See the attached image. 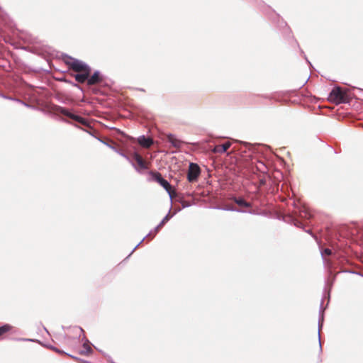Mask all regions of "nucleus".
<instances>
[{
	"label": "nucleus",
	"mask_w": 363,
	"mask_h": 363,
	"mask_svg": "<svg viewBox=\"0 0 363 363\" xmlns=\"http://www.w3.org/2000/svg\"><path fill=\"white\" fill-rule=\"evenodd\" d=\"M328 99L335 104H346L350 101V96L347 90L335 86L330 91Z\"/></svg>",
	"instance_id": "1"
},
{
	"label": "nucleus",
	"mask_w": 363,
	"mask_h": 363,
	"mask_svg": "<svg viewBox=\"0 0 363 363\" xmlns=\"http://www.w3.org/2000/svg\"><path fill=\"white\" fill-rule=\"evenodd\" d=\"M65 57L67 58V60L64 58L65 62L69 65L72 70L75 72L91 71L90 67L85 62L71 57L67 55H65Z\"/></svg>",
	"instance_id": "2"
},
{
	"label": "nucleus",
	"mask_w": 363,
	"mask_h": 363,
	"mask_svg": "<svg viewBox=\"0 0 363 363\" xmlns=\"http://www.w3.org/2000/svg\"><path fill=\"white\" fill-rule=\"evenodd\" d=\"M53 111L57 113L62 114V115L74 120V121H77V122L81 123L83 125H85V126L89 125V123L85 118H82V116H79L78 115H75V114L71 113L68 109H67L65 107H62V106H60L58 105H55L53 107Z\"/></svg>",
	"instance_id": "3"
},
{
	"label": "nucleus",
	"mask_w": 363,
	"mask_h": 363,
	"mask_svg": "<svg viewBox=\"0 0 363 363\" xmlns=\"http://www.w3.org/2000/svg\"><path fill=\"white\" fill-rule=\"evenodd\" d=\"M150 176L151 177L150 180L157 182L160 185H161L165 191L168 193L170 198L172 197V186L170 183L164 179L161 174L158 172L150 171L149 172Z\"/></svg>",
	"instance_id": "4"
},
{
	"label": "nucleus",
	"mask_w": 363,
	"mask_h": 363,
	"mask_svg": "<svg viewBox=\"0 0 363 363\" xmlns=\"http://www.w3.org/2000/svg\"><path fill=\"white\" fill-rule=\"evenodd\" d=\"M172 217V216L170 215L169 213H167L163 218V219L161 220V222L154 228V230H152L151 232H150L145 237H144L142 239V240L133 249V250L131 251V252L130 253L128 257L131 255V254L139 247V245L144 241V240L146 238L151 237V239H152L158 233L160 229L164 225V223L166 222H167Z\"/></svg>",
	"instance_id": "5"
},
{
	"label": "nucleus",
	"mask_w": 363,
	"mask_h": 363,
	"mask_svg": "<svg viewBox=\"0 0 363 363\" xmlns=\"http://www.w3.org/2000/svg\"><path fill=\"white\" fill-rule=\"evenodd\" d=\"M201 174V168L196 163L190 162L187 172V180L189 182H194L198 180Z\"/></svg>",
	"instance_id": "6"
},
{
	"label": "nucleus",
	"mask_w": 363,
	"mask_h": 363,
	"mask_svg": "<svg viewBox=\"0 0 363 363\" xmlns=\"http://www.w3.org/2000/svg\"><path fill=\"white\" fill-rule=\"evenodd\" d=\"M104 81V77L98 70L95 71L91 76L88 78V85H95L100 84Z\"/></svg>",
	"instance_id": "7"
},
{
	"label": "nucleus",
	"mask_w": 363,
	"mask_h": 363,
	"mask_svg": "<svg viewBox=\"0 0 363 363\" xmlns=\"http://www.w3.org/2000/svg\"><path fill=\"white\" fill-rule=\"evenodd\" d=\"M138 143L143 147L149 148L153 145L154 140L152 138L143 135L138 138Z\"/></svg>",
	"instance_id": "8"
},
{
	"label": "nucleus",
	"mask_w": 363,
	"mask_h": 363,
	"mask_svg": "<svg viewBox=\"0 0 363 363\" xmlns=\"http://www.w3.org/2000/svg\"><path fill=\"white\" fill-rule=\"evenodd\" d=\"M230 146L231 143L228 141L222 145L215 146L213 151L216 153L223 154L225 153L230 148Z\"/></svg>",
	"instance_id": "9"
},
{
	"label": "nucleus",
	"mask_w": 363,
	"mask_h": 363,
	"mask_svg": "<svg viewBox=\"0 0 363 363\" xmlns=\"http://www.w3.org/2000/svg\"><path fill=\"white\" fill-rule=\"evenodd\" d=\"M82 340L84 341L82 345L84 350L80 352V354L83 355H89L92 354L93 350L89 345L90 342L89 340H87L86 337L84 336Z\"/></svg>",
	"instance_id": "10"
},
{
	"label": "nucleus",
	"mask_w": 363,
	"mask_h": 363,
	"mask_svg": "<svg viewBox=\"0 0 363 363\" xmlns=\"http://www.w3.org/2000/svg\"><path fill=\"white\" fill-rule=\"evenodd\" d=\"M91 71H85L82 73H78L74 75L75 80L79 83H84L86 81L88 82V78L90 75Z\"/></svg>",
	"instance_id": "11"
},
{
	"label": "nucleus",
	"mask_w": 363,
	"mask_h": 363,
	"mask_svg": "<svg viewBox=\"0 0 363 363\" xmlns=\"http://www.w3.org/2000/svg\"><path fill=\"white\" fill-rule=\"evenodd\" d=\"M323 311L324 308H323V301L320 303V314H319V318H318V340H319V345H320V349L321 350V343H320V329L323 326Z\"/></svg>",
	"instance_id": "12"
},
{
	"label": "nucleus",
	"mask_w": 363,
	"mask_h": 363,
	"mask_svg": "<svg viewBox=\"0 0 363 363\" xmlns=\"http://www.w3.org/2000/svg\"><path fill=\"white\" fill-rule=\"evenodd\" d=\"M167 140L169 143H171V145L176 147V148H179L181 147L182 145V141L179 139H177L172 134H169L168 136H167Z\"/></svg>",
	"instance_id": "13"
},
{
	"label": "nucleus",
	"mask_w": 363,
	"mask_h": 363,
	"mask_svg": "<svg viewBox=\"0 0 363 363\" xmlns=\"http://www.w3.org/2000/svg\"><path fill=\"white\" fill-rule=\"evenodd\" d=\"M332 254V250L329 248H325L323 251H321V257H323L324 263L328 265L329 268L332 267V263L329 259H326L324 256L325 255H330Z\"/></svg>",
	"instance_id": "14"
},
{
	"label": "nucleus",
	"mask_w": 363,
	"mask_h": 363,
	"mask_svg": "<svg viewBox=\"0 0 363 363\" xmlns=\"http://www.w3.org/2000/svg\"><path fill=\"white\" fill-rule=\"evenodd\" d=\"M233 201H234V202L236 204H238L240 206L247 207V208L251 207V203H249V202H247L243 198H241V197H239V198L234 197L233 198Z\"/></svg>",
	"instance_id": "15"
},
{
	"label": "nucleus",
	"mask_w": 363,
	"mask_h": 363,
	"mask_svg": "<svg viewBox=\"0 0 363 363\" xmlns=\"http://www.w3.org/2000/svg\"><path fill=\"white\" fill-rule=\"evenodd\" d=\"M0 97H1L3 99H5L11 100V101H17L18 103H21V104H23L26 106L30 107V105H28V104L23 102V101H21V100H20L18 99L13 98L12 96H9L5 95L4 94L1 93V92H0Z\"/></svg>",
	"instance_id": "16"
},
{
	"label": "nucleus",
	"mask_w": 363,
	"mask_h": 363,
	"mask_svg": "<svg viewBox=\"0 0 363 363\" xmlns=\"http://www.w3.org/2000/svg\"><path fill=\"white\" fill-rule=\"evenodd\" d=\"M116 152H117L118 155H120L121 156H122L123 157H124L127 161H128L131 164L132 166L135 169L136 171H138V167L135 166V164H134V162L130 159V157L125 155L122 150H118L117 149V151H115Z\"/></svg>",
	"instance_id": "17"
},
{
	"label": "nucleus",
	"mask_w": 363,
	"mask_h": 363,
	"mask_svg": "<svg viewBox=\"0 0 363 363\" xmlns=\"http://www.w3.org/2000/svg\"><path fill=\"white\" fill-rule=\"evenodd\" d=\"M12 328L13 326H11L9 324H4L2 326H0V336H1L6 333L9 332Z\"/></svg>",
	"instance_id": "18"
},
{
	"label": "nucleus",
	"mask_w": 363,
	"mask_h": 363,
	"mask_svg": "<svg viewBox=\"0 0 363 363\" xmlns=\"http://www.w3.org/2000/svg\"><path fill=\"white\" fill-rule=\"evenodd\" d=\"M257 169L261 172H265L267 170L266 165L260 161H259L257 164Z\"/></svg>",
	"instance_id": "19"
},
{
	"label": "nucleus",
	"mask_w": 363,
	"mask_h": 363,
	"mask_svg": "<svg viewBox=\"0 0 363 363\" xmlns=\"http://www.w3.org/2000/svg\"><path fill=\"white\" fill-rule=\"evenodd\" d=\"M136 162L140 169H147V165L146 162L144 161V160L143 159V157L140 158V160H138V161Z\"/></svg>",
	"instance_id": "20"
},
{
	"label": "nucleus",
	"mask_w": 363,
	"mask_h": 363,
	"mask_svg": "<svg viewBox=\"0 0 363 363\" xmlns=\"http://www.w3.org/2000/svg\"><path fill=\"white\" fill-rule=\"evenodd\" d=\"M225 211H237V212H240V213H245L246 211H243V210H240V209H238L235 207H230V206H227L225 208H223Z\"/></svg>",
	"instance_id": "21"
},
{
	"label": "nucleus",
	"mask_w": 363,
	"mask_h": 363,
	"mask_svg": "<svg viewBox=\"0 0 363 363\" xmlns=\"http://www.w3.org/2000/svg\"><path fill=\"white\" fill-rule=\"evenodd\" d=\"M97 138V139H98L101 143H104V145H106V146H108V147H110L111 149H112L113 151H117V148H116L115 146H113V145H112L109 144V143H107V142H105L104 140H101V139H100V138Z\"/></svg>",
	"instance_id": "22"
},
{
	"label": "nucleus",
	"mask_w": 363,
	"mask_h": 363,
	"mask_svg": "<svg viewBox=\"0 0 363 363\" xmlns=\"http://www.w3.org/2000/svg\"><path fill=\"white\" fill-rule=\"evenodd\" d=\"M292 221L295 226H296L298 228H303V223L301 221H300L296 218H292Z\"/></svg>",
	"instance_id": "23"
},
{
	"label": "nucleus",
	"mask_w": 363,
	"mask_h": 363,
	"mask_svg": "<svg viewBox=\"0 0 363 363\" xmlns=\"http://www.w3.org/2000/svg\"><path fill=\"white\" fill-rule=\"evenodd\" d=\"M48 347H49L52 350H53V351H55V352H56L57 353H59V354H65V353L64 351L58 349L56 347L52 346V345L48 346Z\"/></svg>",
	"instance_id": "24"
},
{
	"label": "nucleus",
	"mask_w": 363,
	"mask_h": 363,
	"mask_svg": "<svg viewBox=\"0 0 363 363\" xmlns=\"http://www.w3.org/2000/svg\"><path fill=\"white\" fill-rule=\"evenodd\" d=\"M335 279V276L334 275V276H333L330 282H329V281H327L326 284L328 286L329 288H331ZM330 289H329L328 296H330Z\"/></svg>",
	"instance_id": "25"
},
{
	"label": "nucleus",
	"mask_w": 363,
	"mask_h": 363,
	"mask_svg": "<svg viewBox=\"0 0 363 363\" xmlns=\"http://www.w3.org/2000/svg\"><path fill=\"white\" fill-rule=\"evenodd\" d=\"M18 341H26V342H37L38 340L30 338H17Z\"/></svg>",
	"instance_id": "26"
},
{
	"label": "nucleus",
	"mask_w": 363,
	"mask_h": 363,
	"mask_svg": "<svg viewBox=\"0 0 363 363\" xmlns=\"http://www.w3.org/2000/svg\"><path fill=\"white\" fill-rule=\"evenodd\" d=\"M133 159L138 162V160H140V158H142V157L137 152H135L133 155Z\"/></svg>",
	"instance_id": "27"
},
{
	"label": "nucleus",
	"mask_w": 363,
	"mask_h": 363,
	"mask_svg": "<svg viewBox=\"0 0 363 363\" xmlns=\"http://www.w3.org/2000/svg\"><path fill=\"white\" fill-rule=\"evenodd\" d=\"M65 354H67V355H68V356H69L70 357H72V359H75V360H77V361H79V362H82V360L81 359H79V358H78V357H75V356L71 355V354H67V353H66V352H65Z\"/></svg>",
	"instance_id": "28"
},
{
	"label": "nucleus",
	"mask_w": 363,
	"mask_h": 363,
	"mask_svg": "<svg viewBox=\"0 0 363 363\" xmlns=\"http://www.w3.org/2000/svg\"><path fill=\"white\" fill-rule=\"evenodd\" d=\"M306 232H307L308 233L312 235V233H311V230H306Z\"/></svg>",
	"instance_id": "29"
},
{
	"label": "nucleus",
	"mask_w": 363,
	"mask_h": 363,
	"mask_svg": "<svg viewBox=\"0 0 363 363\" xmlns=\"http://www.w3.org/2000/svg\"><path fill=\"white\" fill-rule=\"evenodd\" d=\"M78 330H79V331L81 333H84V330H83V329L82 328H78Z\"/></svg>",
	"instance_id": "30"
},
{
	"label": "nucleus",
	"mask_w": 363,
	"mask_h": 363,
	"mask_svg": "<svg viewBox=\"0 0 363 363\" xmlns=\"http://www.w3.org/2000/svg\"><path fill=\"white\" fill-rule=\"evenodd\" d=\"M355 274H358V275H360L362 277H363V274H362L360 272H355Z\"/></svg>",
	"instance_id": "31"
},
{
	"label": "nucleus",
	"mask_w": 363,
	"mask_h": 363,
	"mask_svg": "<svg viewBox=\"0 0 363 363\" xmlns=\"http://www.w3.org/2000/svg\"><path fill=\"white\" fill-rule=\"evenodd\" d=\"M62 121H64V122L68 123V121L67 120L64 119V118H62Z\"/></svg>",
	"instance_id": "32"
},
{
	"label": "nucleus",
	"mask_w": 363,
	"mask_h": 363,
	"mask_svg": "<svg viewBox=\"0 0 363 363\" xmlns=\"http://www.w3.org/2000/svg\"><path fill=\"white\" fill-rule=\"evenodd\" d=\"M306 60H307V62H308V64H311V62H309L307 58L306 57Z\"/></svg>",
	"instance_id": "33"
},
{
	"label": "nucleus",
	"mask_w": 363,
	"mask_h": 363,
	"mask_svg": "<svg viewBox=\"0 0 363 363\" xmlns=\"http://www.w3.org/2000/svg\"><path fill=\"white\" fill-rule=\"evenodd\" d=\"M75 126H76L77 128H80L79 125H75Z\"/></svg>",
	"instance_id": "34"
}]
</instances>
